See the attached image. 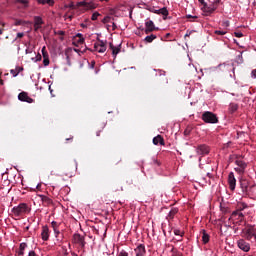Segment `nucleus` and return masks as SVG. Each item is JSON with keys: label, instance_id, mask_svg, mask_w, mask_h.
I'll return each mask as SVG.
<instances>
[{"label": "nucleus", "instance_id": "nucleus-1", "mask_svg": "<svg viewBox=\"0 0 256 256\" xmlns=\"http://www.w3.org/2000/svg\"><path fill=\"white\" fill-rule=\"evenodd\" d=\"M11 212L14 217H23V215L31 213V207L27 203H20L18 206L13 207Z\"/></svg>", "mask_w": 256, "mask_h": 256}, {"label": "nucleus", "instance_id": "nucleus-2", "mask_svg": "<svg viewBox=\"0 0 256 256\" xmlns=\"http://www.w3.org/2000/svg\"><path fill=\"white\" fill-rule=\"evenodd\" d=\"M69 9H79V7H84L86 11L97 9V4L94 2H87V1H81L78 2L76 5L72 2L69 4Z\"/></svg>", "mask_w": 256, "mask_h": 256}, {"label": "nucleus", "instance_id": "nucleus-3", "mask_svg": "<svg viewBox=\"0 0 256 256\" xmlns=\"http://www.w3.org/2000/svg\"><path fill=\"white\" fill-rule=\"evenodd\" d=\"M240 187L242 189V192L245 193V195H249L250 193H253L256 189V185L249 184V180L247 179H240Z\"/></svg>", "mask_w": 256, "mask_h": 256}, {"label": "nucleus", "instance_id": "nucleus-4", "mask_svg": "<svg viewBox=\"0 0 256 256\" xmlns=\"http://www.w3.org/2000/svg\"><path fill=\"white\" fill-rule=\"evenodd\" d=\"M202 121H204V123L215 124L219 123V118L215 113L206 111L202 114Z\"/></svg>", "mask_w": 256, "mask_h": 256}, {"label": "nucleus", "instance_id": "nucleus-5", "mask_svg": "<svg viewBox=\"0 0 256 256\" xmlns=\"http://www.w3.org/2000/svg\"><path fill=\"white\" fill-rule=\"evenodd\" d=\"M230 219L236 223V225H241L242 223H245V215L241 210H236L232 212Z\"/></svg>", "mask_w": 256, "mask_h": 256}, {"label": "nucleus", "instance_id": "nucleus-6", "mask_svg": "<svg viewBox=\"0 0 256 256\" xmlns=\"http://www.w3.org/2000/svg\"><path fill=\"white\" fill-rule=\"evenodd\" d=\"M72 243L75 245H78L80 249H85V245H87V242H85V236H81L79 233H75L72 238Z\"/></svg>", "mask_w": 256, "mask_h": 256}, {"label": "nucleus", "instance_id": "nucleus-7", "mask_svg": "<svg viewBox=\"0 0 256 256\" xmlns=\"http://www.w3.org/2000/svg\"><path fill=\"white\" fill-rule=\"evenodd\" d=\"M93 51H96L97 53H105L107 51V41H103L98 37L97 42L94 44Z\"/></svg>", "mask_w": 256, "mask_h": 256}, {"label": "nucleus", "instance_id": "nucleus-8", "mask_svg": "<svg viewBox=\"0 0 256 256\" xmlns=\"http://www.w3.org/2000/svg\"><path fill=\"white\" fill-rule=\"evenodd\" d=\"M219 3H221V0H216L211 5L206 4L205 7L202 8V10L204 11V13H208V15H211L212 13H215V11H217Z\"/></svg>", "mask_w": 256, "mask_h": 256}, {"label": "nucleus", "instance_id": "nucleus-9", "mask_svg": "<svg viewBox=\"0 0 256 256\" xmlns=\"http://www.w3.org/2000/svg\"><path fill=\"white\" fill-rule=\"evenodd\" d=\"M235 164L237 165L235 169L236 173L239 175H243L245 173V170L247 169V164L245 161L240 160L239 158L235 160Z\"/></svg>", "mask_w": 256, "mask_h": 256}, {"label": "nucleus", "instance_id": "nucleus-10", "mask_svg": "<svg viewBox=\"0 0 256 256\" xmlns=\"http://www.w3.org/2000/svg\"><path fill=\"white\" fill-rule=\"evenodd\" d=\"M237 247L244 253H249V251H251V244H249L245 239H239L237 241Z\"/></svg>", "mask_w": 256, "mask_h": 256}, {"label": "nucleus", "instance_id": "nucleus-11", "mask_svg": "<svg viewBox=\"0 0 256 256\" xmlns=\"http://www.w3.org/2000/svg\"><path fill=\"white\" fill-rule=\"evenodd\" d=\"M149 12L150 13H155L156 15H163L164 21L169 16V10H167V7H163L159 10H157V9H155V7H153L152 9H149Z\"/></svg>", "mask_w": 256, "mask_h": 256}, {"label": "nucleus", "instance_id": "nucleus-12", "mask_svg": "<svg viewBox=\"0 0 256 256\" xmlns=\"http://www.w3.org/2000/svg\"><path fill=\"white\" fill-rule=\"evenodd\" d=\"M228 185H229L231 191H235V187L237 185V180L235 179V174L233 172H230L228 175Z\"/></svg>", "mask_w": 256, "mask_h": 256}, {"label": "nucleus", "instance_id": "nucleus-13", "mask_svg": "<svg viewBox=\"0 0 256 256\" xmlns=\"http://www.w3.org/2000/svg\"><path fill=\"white\" fill-rule=\"evenodd\" d=\"M19 101H24L25 103H34L35 100L33 98L29 97V94L27 92H21L18 95Z\"/></svg>", "mask_w": 256, "mask_h": 256}, {"label": "nucleus", "instance_id": "nucleus-14", "mask_svg": "<svg viewBox=\"0 0 256 256\" xmlns=\"http://www.w3.org/2000/svg\"><path fill=\"white\" fill-rule=\"evenodd\" d=\"M198 155H209V146L202 144L196 149Z\"/></svg>", "mask_w": 256, "mask_h": 256}, {"label": "nucleus", "instance_id": "nucleus-15", "mask_svg": "<svg viewBox=\"0 0 256 256\" xmlns=\"http://www.w3.org/2000/svg\"><path fill=\"white\" fill-rule=\"evenodd\" d=\"M145 33L146 35H149V33H153L155 31V23H153V20H149L145 23Z\"/></svg>", "mask_w": 256, "mask_h": 256}, {"label": "nucleus", "instance_id": "nucleus-16", "mask_svg": "<svg viewBox=\"0 0 256 256\" xmlns=\"http://www.w3.org/2000/svg\"><path fill=\"white\" fill-rule=\"evenodd\" d=\"M43 18L40 16H35L34 17V31H39L41 29V25H43Z\"/></svg>", "mask_w": 256, "mask_h": 256}, {"label": "nucleus", "instance_id": "nucleus-17", "mask_svg": "<svg viewBox=\"0 0 256 256\" xmlns=\"http://www.w3.org/2000/svg\"><path fill=\"white\" fill-rule=\"evenodd\" d=\"M134 251L136 253V256H145V253H146L145 245L143 244L138 245Z\"/></svg>", "mask_w": 256, "mask_h": 256}, {"label": "nucleus", "instance_id": "nucleus-18", "mask_svg": "<svg viewBox=\"0 0 256 256\" xmlns=\"http://www.w3.org/2000/svg\"><path fill=\"white\" fill-rule=\"evenodd\" d=\"M41 237L43 241H49V227L43 226Z\"/></svg>", "mask_w": 256, "mask_h": 256}, {"label": "nucleus", "instance_id": "nucleus-19", "mask_svg": "<svg viewBox=\"0 0 256 256\" xmlns=\"http://www.w3.org/2000/svg\"><path fill=\"white\" fill-rule=\"evenodd\" d=\"M153 144L154 145H165V139H163V136L157 135L153 138Z\"/></svg>", "mask_w": 256, "mask_h": 256}, {"label": "nucleus", "instance_id": "nucleus-20", "mask_svg": "<svg viewBox=\"0 0 256 256\" xmlns=\"http://www.w3.org/2000/svg\"><path fill=\"white\" fill-rule=\"evenodd\" d=\"M179 213V209L177 208H172L168 214V216L166 217V219L168 221H173V219H175V215Z\"/></svg>", "mask_w": 256, "mask_h": 256}, {"label": "nucleus", "instance_id": "nucleus-21", "mask_svg": "<svg viewBox=\"0 0 256 256\" xmlns=\"http://www.w3.org/2000/svg\"><path fill=\"white\" fill-rule=\"evenodd\" d=\"M255 233H253V229L248 228L245 232H244V237L245 239H247V241H251L254 237Z\"/></svg>", "mask_w": 256, "mask_h": 256}, {"label": "nucleus", "instance_id": "nucleus-22", "mask_svg": "<svg viewBox=\"0 0 256 256\" xmlns=\"http://www.w3.org/2000/svg\"><path fill=\"white\" fill-rule=\"evenodd\" d=\"M201 234H202V242L204 243V245H207V243H209L211 239V236H209V234L205 230H202Z\"/></svg>", "mask_w": 256, "mask_h": 256}, {"label": "nucleus", "instance_id": "nucleus-23", "mask_svg": "<svg viewBox=\"0 0 256 256\" xmlns=\"http://www.w3.org/2000/svg\"><path fill=\"white\" fill-rule=\"evenodd\" d=\"M238 109H239V104L232 102V103H230V105H229L228 111H229V113L233 114V113H235Z\"/></svg>", "mask_w": 256, "mask_h": 256}, {"label": "nucleus", "instance_id": "nucleus-24", "mask_svg": "<svg viewBox=\"0 0 256 256\" xmlns=\"http://www.w3.org/2000/svg\"><path fill=\"white\" fill-rule=\"evenodd\" d=\"M44 205H53V200L47 196H41Z\"/></svg>", "mask_w": 256, "mask_h": 256}, {"label": "nucleus", "instance_id": "nucleus-25", "mask_svg": "<svg viewBox=\"0 0 256 256\" xmlns=\"http://www.w3.org/2000/svg\"><path fill=\"white\" fill-rule=\"evenodd\" d=\"M155 39H157V35L151 34L149 36H146L144 41H146V43H153Z\"/></svg>", "mask_w": 256, "mask_h": 256}, {"label": "nucleus", "instance_id": "nucleus-26", "mask_svg": "<svg viewBox=\"0 0 256 256\" xmlns=\"http://www.w3.org/2000/svg\"><path fill=\"white\" fill-rule=\"evenodd\" d=\"M27 248V243L23 242L20 244V251L18 252V255H24V251Z\"/></svg>", "mask_w": 256, "mask_h": 256}, {"label": "nucleus", "instance_id": "nucleus-27", "mask_svg": "<svg viewBox=\"0 0 256 256\" xmlns=\"http://www.w3.org/2000/svg\"><path fill=\"white\" fill-rule=\"evenodd\" d=\"M41 51L43 59H49V53L47 52V48L45 46L42 47Z\"/></svg>", "mask_w": 256, "mask_h": 256}, {"label": "nucleus", "instance_id": "nucleus-28", "mask_svg": "<svg viewBox=\"0 0 256 256\" xmlns=\"http://www.w3.org/2000/svg\"><path fill=\"white\" fill-rule=\"evenodd\" d=\"M119 53H121V48L120 47H114L112 50V55L113 57H117V55H119Z\"/></svg>", "mask_w": 256, "mask_h": 256}, {"label": "nucleus", "instance_id": "nucleus-29", "mask_svg": "<svg viewBox=\"0 0 256 256\" xmlns=\"http://www.w3.org/2000/svg\"><path fill=\"white\" fill-rule=\"evenodd\" d=\"M111 19L114 21L115 18H112L111 16H106L103 18L102 23H111Z\"/></svg>", "mask_w": 256, "mask_h": 256}, {"label": "nucleus", "instance_id": "nucleus-30", "mask_svg": "<svg viewBox=\"0 0 256 256\" xmlns=\"http://www.w3.org/2000/svg\"><path fill=\"white\" fill-rule=\"evenodd\" d=\"M174 235H177L179 237H183V235H185V232H182L179 229H174Z\"/></svg>", "mask_w": 256, "mask_h": 256}, {"label": "nucleus", "instance_id": "nucleus-31", "mask_svg": "<svg viewBox=\"0 0 256 256\" xmlns=\"http://www.w3.org/2000/svg\"><path fill=\"white\" fill-rule=\"evenodd\" d=\"M99 15H101L99 14V12H94L91 17L92 21H97V18L99 17Z\"/></svg>", "mask_w": 256, "mask_h": 256}, {"label": "nucleus", "instance_id": "nucleus-32", "mask_svg": "<svg viewBox=\"0 0 256 256\" xmlns=\"http://www.w3.org/2000/svg\"><path fill=\"white\" fill-rule=\"evenodd\" d=\"M215 35H221V36H223V35H226V31H223V30H216L215 32Z\"/></svg>", "mask_w": 256, "mask_h": 256}, {"label": "nucleus", "instance_id": "nucleus-33", "mask_svg": "<svg viewBox=\"0 0 256 256\" xmlns=\"http://www.w3.org/2000/svg\"><path fill=\"white\" fill-rule=\"evenodd\" d=\"M27 22L23 21V20H16L15 21V25L19 26V25H26Z\"/></svg>", "mask_w": 256, "mask_h": 256}, {"label": "nucleus", "instance_id": "nucleus-34", "mask_svg": "<svg viewBox=\"0 0 256 256\" xmlns=\"http://www.w3.org/2000/svg\"><path fill=\"white\" fill-rule=\"evenodd\" d=\"M117 256H129V253H127L125 250H122L117 254Z\"/></svg>", "mask_w": 256, "mask_h": 256}, {"label": "nucleus", "instance_id": "nucleus-35", "mask_svg": "<svg viewBox=\"0 0 256 256\" xmlns=\"http://www.w3.org/2000/svg\"><path fill=\"white\" fill-rule=\"evenodd\" d=\"M51 225H52V229H53V230H54V229H59V224H58L57 222L52 221Z\"/></svg>", "mask_w": 256, "mask_h": 256}, {"label": "nucleus", "instance_id": "nucleus-36", "mask_svg": "<svg viewBox=\"0 0 256 256\" xmlns=\"http://www.w3.org/2000/svg\"><path fill=\"white\" fill-rule=\"evenodd\" d=\"M18 3H21L24 7H27V4L29 3L27 0H17Z\"/></svg>", "mask_w": 256, "mask_h": 256}, {"label": "nucleus", "instance_id": "nucleus-37", "mask_svg": "<svg viewBox=\"0 0 256 256\" xmlns=\"http://www.w3.org/2000/svg\"><path fill=\"white\" fill-rule=\"evenodd\" d=\"M20 71H23V67H17L16 68V73L14 74V77H17V75H19Z\"/></svg>", "mask_w": 256, "mask_h": 256}, {"label": "nucleus", "instance_id": "nucleus-38", "mask_svg": "<svg viewBox=\"0 0 256 256\" xmlns=\"http://www.w3.org/2000/svg\"><path fill=\"white\" fill-rule=\"evenodd\" d=\"M43 65H44V67H47L49 65V58L43 59Z\"/></svg>", "mask_w": 256, "mask_h": 256}, {"label": "nucleus", "instance_id": "nucleus-39", "mask_svg": "<svg viewBox=\"0 0 256 256\" xmlns=\"http://www.w3.org/2000/svg\"><path fill=\"white\" fill-rule=\"evenodd\" d=\"M172 251H173L172 256H183V254H182V253L174 252V251H175V248H172Z\"/></svg>", "mask_w": 256, "mask_h": 256}, {"label": "nucleus", "instance_id": "nucleus-40", "mask_svg": "<svg viewBox=\"0 0 256 256\" xmlns=\"http://www.w3.org/2000/svg\"><path fill=\"white\" fill-rule=\"evenodd\" d=\"M186 19H198V17L188 14V15H186Z\"/></svg>", "mask_w": 256, "mask_h": 256}, {"label": "nucleus", "instance_id": "nucleus-41", "mask_svg": "<svg viewBox=\"0 0 256 256\" xmlns=\"http://www.w3.org/2000/svg\"><path fill=\"white\" fill-rule=\"evenodd\" d=\"M46 4L50 5V6H53L55 4V1H53V0H46Z\"/></svg>", "mask_w": 256, "mask_h": 256}, {"label": "nucleus", "instance_id": "nucleus-42", "mask_svg": "<svg viewBox=\"0 0 256 256\" xmlns=\"http://www.w3.org/2000/svg\"><path fill=\"white\" fill-rule=\"evenodd\" d=\"M22 37H25V34L23 32L17 33V38L22 39Z\"/></svg>", "mask_w": 256, "mask_h": 256}, {"label": "nucleus", "instance_id": "nucleus-43", "mask_svg": "<svg viewBox=\"0 0 256 256\" xmlns=\"http://www.w3.org/2000/svg\"><path fill=\"white\" fill-rule=\"evenodd\" d=\"M234 35H235V37H238V38L243 37V33H241V32H235Z\"/></svg>", "mask_w": 256, "mask_h": 256}, {"label": "nucleus", "instance_id": "nucleus-44", "mask_svg": "<svg viewBox=\"0 0 256 256\" xmlns=\"http://www.w3.org/2000/svg\"><path fill=\"white\" fill-rule=\"evenodd\" d=\"M191 33H193V31H187V33L184 35V39H187V37H191Z\"/></svg>", "mask_w": 256, "mask_h": 256}, {"label": "nucleus", "instance_id": "nucleus-45", "mask_svg": "<svg viewBox=\"0 0 256 256\" xmlns=\"http://www.w3.org/2000/svg\"><path fill=\"white\" fill-rule=\"evenodd\" d=\"M54 231V234L55 236L57 237L61 232L59 231V228H56L53 230Z\"/></svg>", "mask_w": 256, "mask_h": 256}, {"label": "nucleus", "instance_id": "nucleus-46", "mask_svg": "<svg viewBox=\"0 0 256 256\" xmlns=\"http://www.w3.org/2000/svg\"><path fill=\"white\" fill-rule=\"evenodd\" d=\"M78 43H79L80 45H83V43H85V38H79V39H78Z\"/></svg>", "mask_w": 256, "mask_h": 256}, {"label": "nucleus", "instance_id": "nucleus-47", "mask_svg": "<svg viewBox=\"0 0 256 256\" xmlns=\"http://www.w3.org/2000/svg\"><path fill=\"white\" fill-rule=\"evenodd\" d=\"M153 164H154V165H158V166L161 165V163H160L159 160H157V159H153Z\"/></svg>", "mask_w": 256, "mask_h": 256}, {"label": "nucleus", "instance_id": "nucleus-48", "mask_svg": "<svg viewBox=\"0 0 256 256\" xmlns=\"http://www.w3.org/2000/svg\"><path fill=\"white\" fill-rule=\"evenodd\" d=\"M251 75L253 79H256V69L252 70Z\"/></svg>", "mask_w": 256, "mask_h": 256}, {"label": "nucleus", "instance_id": "nucleus-49", "mask_svg": "<svg viewBox=\"0 0 256 256\" xmlns=\"http://www.w3.org/2000/svg\"><path fill=\"white\" fill-rule=\"evenodd\" d=\"M28 256H39V255H37V253H35V251H30Z\"/></svg>", "mask_w": 256, "mask_h": 256}, {"label": "nucleus", "instance_id": "nucleus-50", "mask_svg": "<svg viewBox=\"0 0 256 256\" xmlns=\"http://www.w3.org/2000/svg\"><path fill=\"white\" fill-rule=\"evenodd\" d=\"M38 3H40L41 5H47L46 0H38Z\"/></svg>", "mask_w": 256, "mask_h": 256}, {"label": "nucleus", "instance_id": "nucleus-51", "mask_svg": "<svg viewBox=\"0 0 256 256\" xmlns=\"http://www.w3.org/2000/svg\"><path fill=\"white\" fill-rule=\"evenodd\" d=\"M172 241H173V243H177V241H183V237H180L177 240L174 238Z\"/></svg>", "mask_w": 256, "mask_h": 256}, {"label": "nucleus", "instance_id": "nucleus-52", "mask_svg": "<svg viewBox=\"0 0 256 256\" xmlns=\"http://www.w3.org/2000/svg\"><path fill=\"white\" fill-rule=\"evenodd\" d=\"M199 1V3L201 4V5H203V7H205V5H207L206 3H205V0H198Z\"/></svg>", "mask_w": 256, "mask_h": 256}, {"label": "nucleus", "instance_id": "nucleus-53", "mask_svg": "<svg viewBox=\"0 0 256 256\" xmlns=\"http://www.w3.org/2000/svg\"><path fill=\"white\" fill-rule=\"evenodd\" d=\"M112 29H113V31H115V29H117V24H115V22L112 23Z\"/></svg>", "mask_w": 256, "mask_h": 256}, {"label": "nucleus", "instance_id": "nucleus-54", "mask_svg": "<svg viewBox=\"0 0 256 256\" xmlns=\"http://www.w3.org/2000/svg\"><path fill=\"white\" fill-rule=\"evenodd\" d=\"M189 133H191V130H189V129H186V130L184 131V135H189Z\"/></svg>", "mask_w": 256, "mask_h": 256}, {"label": "nucleus", "instance_id": "nucleus-55", "mask_svg": "<svg viewBox=\"0 0 256 256\" xmlns=\"http://www.w3.org/2000/svg\"><path fill=\"white\" fill-rule=\"evenodd\" d=\"M36 61H41V54H38V55L36 56Z\"/></svg>", "mask_w": 256, "mask_h": 256}, {"label": "nucleus", "instance_id": "nucleus-56", "mask_svg": "<svg viewBox=\"0 0 256 256\" xmlns=\"http://www.w3.org/2000/svg\"><path fill=\"white\" fill-rule=\"evenodd\" d=\"M163 77H164L165 83H169V80H167V77H165V72H163Z\"/></svg>", "mask_w": 256, "mask_h": 256}, {"label": "nucleus", "instance_id": "nucleus-57", "mask_svg": "<svg viewBox=\"0 0 256 256\" xmlns=\"http://www.w3.org/2000/svg\"><path fill=\"white\" fill-rule=\"evenodd\" d=\"M109 47H110L111 51H113V49H114L115 46L113 45V43H110V44H109Z\"/></svg>", "mask_w": 256, "mask_h": 256}, {"label": "nucleus", "instance_id": "nucleus-58", "mask_svg": "<svg viewBox=\"0 0 256 256\" xmlns=\"http://www.w3.org/2000/svg\"><path fill=\"white\" fill-rule=\"evenodd\" d=\"M95 68V61H92L91 62V69H94Z\"/></svg>", "mask_w": 256, "mask_h": 256}, {"label": "nucleus", "instance_id": "nucleus-59", "mask_svg": "<svg viewBox=\"0 0 256 256\" xmlns=\"http://www.w3.org/2000/svg\"><path fill=\"white\" fill-rule=\"evenodd\" d=\"M58 34L63 36V35H65V32L64 31H58Z\"/></svg>", "mask_w": 256, "mask_h": 256}, {"label": "nucleus", "instance_id": "nucleus-60", "mask_svg": "<svg viewBox=\"0 0 256 256\" xmlns=\"http://www.w3.org/2000/svg\"><path fill=\"white\" fill-rule=\"evenodd\" d=\"M11 73H12L13 77H15V74L17 73V71L16 70H11Z\"/></svg>", "mask_w": 256, "mask_h": 256}, {"label": "nucleus", "instance_id": "nucleus-61", "mask_svg": "<svg viewBox=\"0 0 256 256\" xmlns=\"http://www.w3.org/2000/svg\"><path fill=\"white\" fill-rule=\"evenodd\" d=\"M76 37H79V39L83 38V34H77Z\"/></svg>", "mask_w": 256, "mask_h": 256}, {"label": "nucleus", "instance_id": "nucleus-62", "mask_svg": "<svg viewBox=\"0 0 256 256\" xmlns=\"http://www.w3.org/2000/svg\"><path fill=\"white\" fill-rule=\"evenodd\" d=\"M96 136L100 137L101 136V131L96 132Z\"/></svg>", "mask_w": 256, "mask_h": 256}, {"label": "nucleus", "instance_id": "nucleus-63", "mask_svg": "<svg viewBox=\"0 0 256 256\" xmlns=\"http://www.w3.org/2000/svg\"><path fill=\"white\" fill-rule=\"evenodd\" d=\"M66 141H73V137L66 138Z\"/></svg>", "mask_w": 256, "mask_h": 256}, {"label": "nucleus", "instance_id": "nucleus-64", "mask_svg": "<svg viewBox=\"0 0 256 256\" xmlns=\"http://www.w3.org/2000/svg\"><path fill=\"white\" fill-rule=\"evenodd\" d=\"M149 9H153V7L147 6V7H146V10L149 11Z\"/></svg>", "mask_w": 256, "mask_h": 256}]
</instances>
